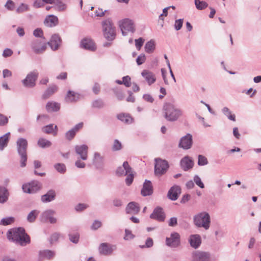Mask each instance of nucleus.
Masks as SVG:
<instances>
[{"label": "nucleus", "mask_w": 261, "mask_h": 261, "mask_svg": "<svg viewBox=\"0 0 261 261\" xmlns=\"http://www.w3.org/2000/svg\"><path fill=\"white\" fill-rule=\"evenodd\" d=\"M101 226V222L98 220H95L92 225L91 226V229L92 230H97L98 228L100 227Z\"/></svg>", "instance_id": "obj_60"}, {"label": "nucleus", "mask_w": 261, "mask_h": 261, "mask_svg": "<svg viewBox=\"0 0 261 261\" xmlns=\"http://www.w3.org/2000/svg\"><path fill=\"white\" fill-rule=\"evenodd\" d=\"M145 51L148 54H151L154 51L155 48V41L151 39L147 42L145 45Z\"/></svg>", "instance_id": "obj_36"}, {"label": "nucleus", "mask_w": 261, "mask_h": 261, "mask_svg": "<svg viewBox=\"0 0 261 261\" xmlns=\"http://www.w3.org/2000/svg\"><path fill=\"white\" fill-rule=\"evenodd\" d=\"M208 163V160L205 156L201 154L198 156V165L199 166H205L207 165Z\"/></svg>", "instance_id": "obj_46"}, {"label": "nucleus", "mask_w": 261, "mask_h": 261, "mask_svg": "<svg viewBox=\"0 0 261 261\" xmlns=\"http://www.w3.org/2000/svg\"><path fill=\"white\" fill-rule=\"evenodd\" d=\"M88 207V205L85 203H79L75 207L76 211L80 212L83 211Z\"/></svg>", "instance_id": "obj_61"}, {"label": "nucleus", "mask_w": 261, "mask_h": 261, "mask_svg": "<svg viewBox=\"0 0 261 261\" xmlns=\"http://www.w3.org/2000/svg\"><path fill=\"white\" fill-rule=\"evenodd\" d=\"M183 19H179L175 20L174 28L176 31H178L181 28L183 24Z\"/></svg>", "instance_id": "obj_55"}, {"label": "nucleus", "mask_w": 261, "mask_h": 261, "mask_svg": "<svg viewBox=\"0 0 261 261\" xmlns=\"http://www.w3.org/2000/svg\"><path fill=\"white\" fill-rule=\"evenodd\" d=\"M193 143L192 136L190 134H187L180 139L178 147L184 149H190Z\"/></svg>", "instance_id": "obj_12"}, {"label": "nucleus", "mask_w": 261, "mask_h": 261, "mask_svg": "<svg viewBox=\"0 0 261 261\" xmlns=\"http://www.w3.org/2000/svg\"><path fill=\"white\" fill-rule=\"evenodd\" d=\"M8 192L3 187L0 186V203L5 202L8 198Z\"/></svg>", "instance_id": "obj_39"}, {"label": "nucleus", "mask_w": 261, "mask_h": 261, "mask_svg": "<svg viewBox=\"0 0 261 261\" xmlns=\"http://www.w3.org/2000/svg\"><path fill=\"white\" fill-rule=\"evenodd\" d=\"M121 148V143L117 140H115L113 146L114 150H119Z\"/></svg>", "instance_id": "obj_64"}, {"label": "nucleus", "mask_w": 261, "mask_h": 261, "mask_svg": "<svg viewBox=\"0 0 261 261\" xmlns=\"http://www.w3.org/2000/svg\"><path fill=\"white\" fill-rule=\"evenodd\" d=\"M42 130L47 134L53 133L54 135L56 136L57 134L58 127L57 125L50 124L43 126L42 128Z\"/></svg>", "instance_id": "obj_31"}, {"label": "nucleus", "mask_w": 261, "mask_h": 261, "mask_svg": "<svg viewBox=\"0 0 261 261\" xmlns=\"http://www.w3.org/2000/svg\"><path fill=\"white\" fill-rule=\"evenodd\" d=\"M146 60L145 55L143 54L140 55L136 59L138 65H141L145 62Z\"/></svg>", "instance_id": "obj_54"}, {"label": "nucleus", "mask_w": 261, "mask_h": 261, "mask_svg": "<svg viewBox=\"0 0 261 261\" xmlns=\"http://www.w3.org/2000/svg\"><path fill=\"white\" fill-rule=\"evenodd\" d=\"M31 46L34 51L37 54L42 53L46 48V43L44 42H41L39 39L33 40Z\"/></svg>", "instance_id": "obj_14"}, {"label": "nucleus", "mask_w": 261, "mask_h": 261, "mask_svg": "<svg viewBox=\"0 0 261 261\" xmlns=\"http://www.w3.org/2000/svg\"><path fill=\"white\" fill-rule=\"evenodd\" d=\"M61 42V39L59 36L55 34L51 36L50 40L47 43L53 50H55L58 49Z\"/></svg>", "instance_id": "obj_25"}, {"label": "nucleus", "mask_w": 261, "mask_h": 261, "mask_svg": "<svg viewBox=\"0 0 261 261\" xmlns=\"http://www.w3.org/2000/svg\"><path fill=\"white\" fill-rule=\"evenodd\" d=\"M37 145L42 148H45L50 147L52 143L46 139L40 138L38 140Z\"/></svg>", "instance_id": "obj_37"}, {"label": "nucleus", "mask_w": 261, "mask_h": 261, "mask_svg": "<svg viewBox=\"0 0 261 261\" xmlns=\"http://www.w3.org/2000/svg\"><path fill=\"white\" fill-rule=\"evenodd\" d=\"M153 193L152 186L150 180H145L141 193L142 196H146L151 195Z\"/></svg>", "instance_id": "obj_21"}, {"label": "nucleus", "mask_w": 261, "mask_h": 261, "mask_svg": "<svg viewBox=\"0 0 261 261\" xmlns=\"http://www.w3.org/2000/svg\"><path fill=\"white\" fill-rule=\"evenodd\" d=\"M130 77L128 76H125L122 77V82L126 87H129L131 86Z\"/></svg>", "instance_id": "obj_56"}, {"label": "nucleus", "mask_w": 261, "mask_h": 261, "mask_svg": "<svg viewBox=\"0 0 261 261\" xmlns=\"http://www.w3.org/2000/svg\"><path fill=\"white\" fill-rule=\"evenodd\" d=\"M81 45L83 48L89 50L94 51L96 49L94 43L89 38H85L82 40Z\"/></svg>", "instance_id": "obj_28"}, {"label": "nucleus", "mask_w": 261, "mask_h": 261, "mask_svg": "<svg viewBox=\"0 0 261 261\" xmlns=\"http://www.w3.org/2000/svg\"><path fill=\"white\" fill-rule=\"evenodd\" d=\"M42 188V184L37 180H33L29 183L24 184L22 189L24 193L29 194L35 193Z\"/></svg>", "instance_id": "obj_7"}, {"label": "nucleus", "mask_w": 261, "mask_h": 261, "mask_svg": "<svg viewBox=\"0 0 261 261\" xmlns=\"http://www.w3.org/2000/svg\"><path fill=\"white\" fill-rule=\"evenodd\" d=\"M58 90V87L56 85H52L48 87L42 95L43 99H47Z\"/></svg>", "instance_id": "obj_33"}, {"label": "nucleus", "mask_w": 261, "mask_h": 261, "mask_svg": "<svg viewBox=\"0 0 261 261\" xmlns=\"http://www.w3.org/2000/svg\"><path fill=\"white\" fill-rule=\"evenodd\" d=\"M8 122V118L0 114V126H3L6 124Z\"/></svg>", "instance_id": "obj_63"}, {"label": "nucleus", "mask_w": 261, "mask_h": 261, "mask_svg": "<svg viewBox=\"0 0 261 261\" xmlns=\"http://www.w3.org/2000/svg\"><path fill=\"white\" fill-rule=\"evenodd\" d=\"M92 106L93 108L100 109L103 107V102L101 99H96L92 102Z\"/></svg>", "instance_id": "obj_49"}, {"label": "nucleus", "mask_w": 261, "mask_h": 261, "mask_svg": "<svg viewBox=\"0 0 261 261\" xmlns=\"http://www.w3.org/2000/svg\"><path fill=\"white\" fill-rule=\"evenodd\" d=\"M194 261H209L210 254L208 252L195 251L192 253Z\"/></svg>", "instance_id": "obj_15"}, {"label": "nucleus", "mask_w": 261, "mask_h": 261, "mask_svg": "<svg viewBox=\"0 0 261 261\" xmlns=\"http://www.w3.org/2000/svg\"><path fill=\"white\" fill-rule=\"evenodd\" d=\"M140 208L138 203L135 202H130L128 203L125 208L126 214L131 215H136L140 212Z\"/></svg>", "instance_id": "obj_20"}, {"label": "nucleus", "mask_w": 261, "mask_h": 261, "mask_svg": "<svg viewBox=\"0 0 261 261\" xmlns=\"http://www.w3.org/2000/svg\"><path fill=\"white\" fill-rule=\"evenodd\" d=\"M56 255L54 251L50 250H43L39 251V255L40 259H51L53 258Z\"/></svg>", "instance_id": "obj_29"}, {"label": "nucleus", "mask_w": 261, "mask_h": 261, "mask_svg": "<svg viewBox=\"0 0 261 261\" xmlns=\"http://www.w3.org/2000/svg\"><path fill=\"white\" fill-rule=\"evenodd\" d=\"M56 212L53 210H47L43 212L40 216V220L43 222H49L51 224L57 222V219L53 217Z\"/></svg>", "instance_id": "obj_10"}, {"label": "nucleus", "mask_w": 261, "mask_h": 261, "mask_svg": "<svg viewBox=\"0 0 261 261\" xmlns=\"http://www.w3.org/2000/svg\"><path fill=\"white\" fill-rule=\"evenodd\" d=\"M193 223L196 227H202L204 229L207 230L210 227V215L206 212L199 213L194 216Z\"/></svg>", "instance_id": "obj_4"}, {"label": "nucleus", "mask_w": 261, "mask_h": 261, "mask_svg": "<svg viewBox=\"0 0 261 261\" xmlns=\"http://www.w3.org/2000/svg\"><path fill=\"white\" fill-rule=\"evenodd\" d=\"M69 239L71 242H72L73 243L76 244L79 242L80 235L77 233H75L73 234H70L69 235Z\"/></svg>", "instance_id": "obj_51"}, {"label": "nucleus", "mask_w": 261, "mask_h": 261, "mask_svg": "<svg viewBox=\"0 0 261 261\" xmlns=\"http://www.w3.org/2000/svg\"><path fill=\"white\" fill-rule=\"evenodd\" d=\"M115 249L116 246L103 243L100 245L99 251L101 254L107 255L111 254Z\"/></svg>", "instance_id": "obj_17"}, {"label": "nucleus", "mask_w": 261, "mask_h": 261, "mask_svg": "<svg viewBox=\"0 0 261 261\" xmlns=\"http://www.w3.org/2000/svg\"><path fill=\"white\" fill-rule=\"evenodd\" d=\"M117 118L126 124H130L133 122V118L128 114H120L117 115Z\"/></svg>", "instance_id": "obj_38"}, {"label": "nucleus", "mask_w": 261, "mask_h": 261, "mask_svg": "<svg viewBox=\"0 0 261 261\" xmlns=\"http://www.w3.org/2000/svg\"><path fill=\"white\" fill-rule=\"evenodd\" d=\"M180 166L184 171H188L193 168L194 162L190 157L187 156L181 160Z\"/></svg>", "instance_id": "obj_22"}, {"label": "nucleus", "mask_w": 261, "mask_h": 261, "mask_svg": "<svg viewBox=\"0 0 261 261\" xmlns=\"http://www.w3.org/2000/svg\"><path fill=\"white\" fill-rule=\"evenodd\" d=\"M58 19L57 16L50 15L46 17L44 20V24L48 27L56 26L58 23Z\"/></svg>", "instance_id": "obj_30"}, {"label": "nucleus", "mask_w": 261, "mask_h": 261, "mask_svg": "<svg viewBox=\"0 0 261 261\" xmlns=\"http://www.w3.org/2000/svg\"><path fill=\"white\" fill-rule=\"evenodd\" d=\"M75 151L76 153L80 156L82 161H86L88 159V146L83 144L81 145L75 146Z\"/></svg>", "instance_id": "obj_13"}, {"label": "nucleus", "mask_w": 261, "mask_h": 261, "mask_svg": "<svg viewBox=\"0 0 261 261\" xmlns=\"http://www.w3.org/2000/svg\"><path fill=\"white\" fill-rule=\"evenodd\" d=\"M164 117L169 121H175L181 116V111L171 103H166L163 107Z\"/></svg>", "instance_id": "obj_3"}, {"label": "nucleus", "mask_w": 261, "mask_h": 261, "mask_svg": "<svg viewBox=\"0 0 261 261\" xmlns=\"http://www.w3.org/2000/svg\"><path fill=\"white\" fill-rule=\"evenodd\" d=\"M7 238L9 240L24 246L30 242L29 236L25 232V230L22 227L14 228L9 230Z\"/></svg>", "instance_id": "obj_1"}, {"label": "nucleus", "mask_w": 261, "mask_h": 261, "mask_svg": "<svg viewBox=\"0 0 261 261\" xmlns=\"http://www.w3.org/2000/svg\"><path fill=\"white\" fill-rule=\"evenodd\" d=\"M28 9V7L27 5L21 4L19 7L17 9L16 11L18 13H21L25 11H27Z\"/></svg>", "instance_id": "obj_57"}, {"label": "nucleus", "mask_w": 261, "mask_h": 261, "mask_svg": "<svg viewBox=\"0 0 261 261\" xmlns=\"http://www.w3.org/2000/svg\"><path fill=\"white\" fill-rule=\"evenodd\" d=\"M39 214V211L38 210L32 211L27 216V220L31 223L34 222Z\"/></svg>", "instance_id": "obj_41"}, {"label": "nucleus", "mask_w": 261, "mask_h": 261, "mask_svg": "<svg viewBox=\"0 0 261 261\" xmlns=\"http://www.w3.org/2000/svg\"><path fill=\"white\" fill-rule=\"evenodd\" d=\"M194 3L196 9L199 10H203L208 6V4L205 2L200 0H194Z\"/></svg>", "instance_id": "obj_42"}, {"label": "nucleus", "mask_w": 261, "mask_h": 261, "mask_svg": "<svg viewBox=\"0 0 261 261\" xmlns=\"http://www.w3.org/2000/svg\"><path fill=\"white\" fill-rule=\"evenodd\" d=\"M132 168L129 166L128 162L125 161L122 166L117 168L116 173L119 176H125L130 172Z\"/></svg>", "instance_id": "obj_19"}, {"label": "nucleus", "mask_w": 261, "mask_h": 261, "mask_svg": "<svg viewBox=\"0 0 261 261\" xmlns=\"http://www.w3.org/2000/svg\"><path fill=\"white\" fill-rule=\"evenodd\" d=\"M93 163L97 169H102L104 165V158L98 152L94 154Z\"/></svg>", "instance_id": "obj_23"}, {"label": "nucleus", "mask_w": 261, "mask_h": 261, "mask_svg": "<svg viewBox=\"0 0 261 261\" xmlns=\"http://www.w3.org/2000/svg\"><path fill=\"white\" fill-rule=\"evenodd\" d=\"M76 131L73 128L66 133V138L69 140H72L75 136Z\"/></svg>", "instance_id": "obj_48"}, {"label": "nucleus", "mask_w": 261, "mask_h": 261, "mask_svg": "<svg viewBox=\"0 0 261 261\" xmlns=\"http://www.w3.org/2000/svg\"><path fill=\"white\" fill-rule=\"evenodd\" d=\"M28 141L23 138H18L16 142V149L18 155L20 156V167H25L28 159L27 150Z\"/></svg>", "instance_id": "obj_2"}, {"label": "nucleus", "mask_w": 261, "mask_h": 261, "mask_svg": "<svg viewBox=\"0 0 261 261\" xmlns=\"http://www.w3.org/2000/svg\"><path fill=\"white\" fill-rule=\"evenodd\" d=\"M113 205L115 207H121L123 205V202L121 199L115 198L112 201Z\"/></svg>", "instance_id": "obj_59"}, {"label": "nucleus", "mask_w": 261, "mask_h": 261, "mask_svg": "<svg viewBox=\"0 0 261 261\" xmlns=\"http://www.w3.org/2000/svg\"><path fill=\"white\" fill-rule=\"evenodd\" d=\"M141 75L149 85L154 83L156 80L154 74L148 70H143L141 72Z\"/></svg>", "instance_id": "obj_27"}, {"label": "nucleus", "mask_w": 261, "mask_h": 261, "mask_svg": "<svg viewBox=\"0 0 261 261\" xmlns=\"http://www.w3.org/2000/svg\"><path fill=\"white\" fill-rule=\"evenodd\" d=\"M126 175L127 177L125 178L126 184L127 186H130L132 184L134 177L132 170H130V172L129 173H128V174Z\"/></svg>", "instance_id": "obj_47"}, {"label": "nucleus", "mask_w": 261, "mask_h": 261, "mask_svg": "<svg viewBox=\"0 0 261 261\" xmlns=\"http://www.w3.org/2000/svg\"><path fill=\"white\" fill-rule=\"evenodd\" d=\"M181 193V188L179 186L174 185L168 191V198L173 201L177 200Z\"/></svg>", "instance_id": "obj_16"}, {"label": "nucleus", "mask_w": 261, "mask_h": 261, "mask_svg": "<svg viewBox=\"0 0 261 261\" xmlns=\"http://www.w3.org/2000/svg\"><path fill=\"white\" fill-rule=\"evenodd\" d=\"M189 242L191 246L195 249L198 248L201 243V238L199 234H192L190 236Z\"/></svg>", "instance_id": "obj_24"}, {"label": "nucleus", "mask_w": 261, "mask_h": 261, "mask_svg": "<svg viewBox=\"0 0 261 261\" xmlns=\"http://www.w3.org/2000/svg\"><path fill=\"white\" fill-rule=\"evenodd\" d=\"M38 77V73L36 71L30 72L22 82L24 86L33 87L36 85V81Z\"/></svg>", "instance_id": "obj_9"}, {"label": "nucleus", "mask_w": 261, "mask_h": 261, "mask_svg": "<svg viewBox=\"0 0 261 261\" xmlns=\"http://www.w3.org/2000/svg\"><path fill=\"white\" fill-rule=\"evenodd\" d=\"M150 218L159 221H164L165 218V215L163 208L159 206L155 208L153 213L150 215Z\"/></svg>", "instance_id": "obj_18"}, {"label": "nucleus", "mask_w": 261, "mask_h": 261, "mask_svg": "<svg viewBox=\"0 0 261 261\" xmlns=\"http://www.w3.org/2000/svg\"><path fill=\"white\" fill-rule=\"evenodd\" d=\"M134 237L135 236L132 233L130 230L125 229V236L124 237V239L125 240H129L133 239Z\"/></svg>", "instance_id": "obj_53"}, {"label": "nucleus", "mask_w": 261, "mask_h": 261, "mask_svg": "<svg viewBox=\"0 0 261 261\" xmlns=\"http://www.w3.org/2000/svg\"><path fill=\"white\" fill-rule=\"evenodd\" d=\"M135 45L136 47V48L139 50L141 47L142 46L143 43L144 42V39L141 37H140L139 38L137 39H135Z\"/></svg>", "instance_id": "obj_52"}, {"label": "nucleus", "mask_w": 261, "mask_h": 261, "mask_svg": "<svg viewBox=\"0 0 261 261\" xmlns=\"http://www.w3.org/2000/svg\"><path fill=\"white\" fill-rule=\"evenodd\" d=\"M54 168L59 173L63 174L66 172V166L62 163H57L54 165Z\"/></svg>", "instance_id": "obj_45"}, {"label": "nucleus", "mask_w": 261, "mask_h": 261, "mask_svg": "<svg viewBox=\"0 0 261 261\" xmlns=\"http://www.w3.org/2000/svg\"><path fill=\"white\" fill-rule=\"evenodd\" d=\"M194 181L195 183L200 188L203 189L204 188V185L202 181H201V178L197 175L194 176Z\"/></svg>", "instance_id": "obj_50"}, {"label": "nucleus", "mask_w": 261, "mask_h": 261, "mask_svg": "<svg viewBox=\"0 0 261 261\" xmlns=\"http://www.w3.org/2000/svg\"><path fill=\"white\" fill-rule=\"evenodd\" d=\"M102 28L105 37L108 40H114L116 36V32L112 21L109 19L104 21L102 23Z\"/></svg>", "instance_id": "obj_5"}, {"label": "nucleus", "mask_w": 261, "mask_h": 261, "mask_svg": "<svg viewBox=\"0 0 261 261\" xmlns=\"http://www.w3.org/2000/svg\"><path fill=\"white\" fill-rule=\"evenodd\" d=\"M54 4L56 9L59 11H64L66 8V5L60 0H55Z\"/></svg>", "instance_id": "obj_44"}, {"label": "nucleus", "mask_w": 261, "mask_h": 261, "mask_svg": "<svg viewBox=\"0 0 261 261\" xmlns=\"http://www.w3.org/2000/svg\"><path fill=\"white\" fill-rule=\"evenodd\" d=\"M10 133H8L0 137V150L2 151L7 146Z\"/></svg>", "instance_id": "obj_34"}, {"label": "nucleus", "mask_w": 261, "mask_h": 261, "mask_svg": "<svg viewBox=\"0 0 261 261\" xmlns=\"http://www.w3.org/2000/svg\"><path fill=\"white\" fill-rule=\"evenodd\" d=\"M166 244L171 248H177L180 244V235L176 232L171 233L170 237L166 238Z\"/></svg>", "instance_id": "obj_8"}, {"label": "nucleus", "mask_w": 261, "mask_h": 261, "mask_svg": "<svg viewBox=\"0 0 261 261\" xmlns=\"http://www.w3.org/2000/svg\"><path fill=\"white\" fill-rule=\"evenodd\" d=\"M120 27L123 36L126 35L128 32L133 33L135 31L134 23L129 19L123 20Z\"/></svg>", "instance_id": "obj_11"}, {"label": "nucleus", "mask_w": 261, "mask_h": 261, "mask_svg": "<svg viewBox=\"0 0 261 261\" xmlns=\"http://www.w3.org/2000/svg\"><path fill=\"white\" fill-rule=\"evenodd\" d=\"M15 218L13 217L3 218L0 222V225L6 226L14 222Z\"/></svg>", "instance_id": "obj_43"}, {"label": "nucleus", "mask_w": 261, "mask_h": 261, "mask_svg": "<svg viewBox=\"0 0 261 261\" xmlns=\"http://www.w3.org/2000/svg\"><path fill=\"white\" fill-rule=\"evenodd\" d=\"M153 242L152 239L150 238H148L146 240L145 245H143V246H141V248H144V247L150 248L153 246Z\"/></svg>", "instance_id": "obj_62"}, {"label": "nucleus", "mask_w": 261, "mask_h": 261, "mask_svg": "<svg viewBox=\"0 0 261 261\" xmlns=\"http://www.w3.org/2000/svg\"><path fill=\"white\" fill-rule=\"evenodd\" d=\"M79 99V94L72 91H68L65 97V101L67 102H72Z\"/></svg>", "instance_id": "obj_32"}, {"label": "nucleus", "mask_w": 261, "mask_h": 261, "mask_svg": "<svg viewBox=\"0 0 261 261\" xmlns=\"http://www.w3.org/2000/svg\"><path fill=\"white\" fill-rule=\"evenodd\" d=\"M60 108V104L56 102L48 101L46 105L48 112H57L59 110Z\"/></svg>", "instance_id": "obj_35"}, {"label": "nucleus", "mask_w": 261, "mask_h": 261, "mask_svg": "<svg viewBox=\"0 0 261 261\" xmlns=\"http://www.w3.org/2000/svg\"><path fill=\"white\" fill-rule=\"evenodd\" d=\"M80 158H78L75 162V166L78 168H84L86 164L83 162Z\"/></svg>", "instance_id": "obj_58"}, {"label": "nucleus", "mask_w": 261, "mask_h": 261, "mask_svg": "<svg viewBox=\"0 0 261 261\" xmlns=\"http://www.w3.org/2000/svg\"><path fill=\"white\" fill-rule=\"evenodd\" d=\"M222 113L225 115L229 120L233 121H236V116L234 114H231V112L227 107H224L222 110Z\"/></svg>", "instance_id": "obj_40"}, {"label": "nucleus", "mask_w": 261, "mask_h": 261, "mask_svg": "<svg viewBox=\"0 0 261 261\" xmlns=\"http://www.w3.org/2000/svg\"><path fill=\"white\" fill-rule=\"evenodd\" d=\"M154 161V174L157 176H161L165 174L168 170V163L167 161L160 158H156Z\"/></svg>", "instance_id": "obj_6"}, {"label": "nucleus", "mask_w": 261, "mask_h": 261, "mask_svg": "<svg viewBox=\"0 0 261 261\" xmlns=\"http://www.w3.org/2000/svg\"><path fill=\"white\" fill-rule=\"evenodd\" d=\"M56 193L55 190H50L41 197V200L43 203L51 202L55 199Z\"/></svg>", "instance_id": "obj_26"}]
</instances>
